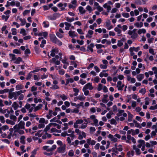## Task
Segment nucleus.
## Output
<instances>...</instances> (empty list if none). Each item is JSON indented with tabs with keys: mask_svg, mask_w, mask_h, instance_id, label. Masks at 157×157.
I'll return each instance as SVG.
<instances>
[{
	"mask_svg": "<svg viewBox=\"0 0 157 157\" xmlns=\"http://www.w3.org/2000/svg\"><path fill=\"white\" fill-rule=\"evenodd\" d=\"M23 92L22 90L12 93L9 92V98L10 99H12L13 98L14 99L16 100L17 98V96L20 95L21 93H23Z\"/></svg>",
	"mask_w": 157,
	"mask_h": 157,
	"instance_id": "obj_1",
	"label": "nucleus"
},
{
	"mask_svg": "<svg viewBox=\"0 0 157 157\" xmlns=\"http://www.w3.org/2000/svg\"><path fill=\"white\" fill-rule=\"evenodd\" d=\"M25 122L21 121L19 124L15 125L13 127V128L16 131H17L21 129H25Z\"/></svg>",
	"mask_w": 157,
	"mask_h": 157,
	"instance_id": "obj_2",
	"label": "nucleus"
},
{
	"mask_svg": "<svg viewBox=\"0 0 157 157\" xmlns=\"http://www.w3.org/2000/svg\"><path fill=\"white\" fill-rule=\"evenodd\" d=\"M136 29H134L132 31L129 30L128 34L131 35V38L132 39H135L137 37L138 35L136 33Z\"/></svg>",
	"mask_w": 157,
	"mask_h": 157,
	"instance_id": "obj_3",
	"label": "nucleus"
},
{
	"mask_svg": "<svg viewBox=\"0 0 157 157\" xmlns=\"http://www.w3.org/2000/svg\"><path fill=\"white\" fill-rule=\"evenodd\" d=\"M59 58V56L56 55L55 56V57L53 58L52 59L50 60V62L54 63L56 65H59L60 64V61L59 60H56L58 59Z\"/></svg>",
	"mask_w": 157,
	"mask_h": 157,
	"instance_id": "obj_4",
	"label": "nucleus"
},
{
	"mask_svg": "<svg viewBox=\"0 0 157 157\" xmlns=\"http://www.w3.org/2000/svg\"><path fill=\"white\" fill-rule=\"evenodd\" d=\"M49 146H44L43 148L44 150H46L47 151H52L56 148V145H53L52 147L49 148Z\"/></svg>",
	"mask_w": 157,
	"mask_h": 157,
	"instance_id": "obj_5",
	"label": "nucleus"
},
{
	"mask_svg": "<svg viewBox=\"0 0 157 157\" xmlns=\"http://www.w3.org/2000/svg\"><path fill=\"white\" fill-rule=\"evenodd\" d=\"M67 132L68 133L67 136L71 137V140H73L75 137V135L74 134L75 133L74 131H72L71 129H69L68 130Z\"/></svg>",
	"mask_w": 157,
	"mask_h": 157,
	"instance_id": "obj_6",
	"label": "nucleus"
},
{
	"mask_svg": "<svg viewBox=\"0 0 157 157\" xmlns=\"http://www.w3.org/2000/svg\"><path fill=\"white\" fill-rule=\"evenodd\" d=\"M90 118L93 120L94 124L96 126H98V120L96 119V116L95 115H91L90 117Z\"/></svg>",
	"mask_w": 157,
	"mask_h": 157,
	"instance_id": "obj_7",
	"label": "nucleus"
},
{
	"mask_svg": "<svg viewBox=\"0 0 157 157\" xmlns=\"http://www.w3.org/2000/svg\"><path fill=\"white\" fill-rule=\"evenodd\" d=\"M83 88H85V89H88L91 90L94 89V87L92 86L91 83L88 82L85 85Z\"/></svg>",
	"mask_w": 157,
	"mask_h": 157,
	"instance_id": "obj_8",
	"label": "nucleus"
},
{
	"mask_svg": "<svg viewBox=\"0 0 157 157\" xmlns=\"http://www.w3.org/2000/svg\"><path fill=\"white\" fill-rule=\"evenodd\" d=\"M58 52L59 50L57 48L52 49L51 51V53L50 54V56H51L54 57L55 56L56 54H57L58 53Z\"/></svg>",
	"mask_w": 157,
	"mask_h": 157,
	"instance_id": "obj_9",
	"label": "nucleus"
},
{
	"mask_svg": "<svg viewBox=\"0 0 157 157\" xmlns=\"http://www.w3.org/2000/svg\"><path fill=\"white\" fill-rule=\"evenodd\" d=\"M111 22L109 20H107L105 22V26L108 30H109L113 28V26L110 25Z\"/></svg>",
	"mask_w": 157,
	"mask_h": 157,
	"instance_id": "obj_10",
	"label": "nucleus"
},
{
	"mask_svg": "<svg viewBox=\"0 0 157 157\" xmlns=\"http://www.w3.org/2000/svg\"><path fill=\"white\" fill-rule=\"evenodd\" d=\"M138 142L139 144L137 145V147L139 148H140L141 147L145 145V142L144 140H140Z\"/></svg>",
	"mask_w": 157,
	"mask_h": 157,
	"instance_id": "obj_11",
	"label": "nucleus"
},
{
	"mask_svg": "<svg viewBox=\"0 0 157 157\" xmlns=\"http://www.w3.org/2000/svg\"><path fill=\"white\" fill-rule=\"evenodd\" d=\"M66 147V145H63L62 146L58 148L57 151L59 153L63 152L64 151Z\"/></svg>",
	"mask_w": 157,
	"mask_h": 157,
	"instance_id": "obj_12",
	"label": "nucleus"
},
{
	"mask_svg": "<svg viewBox=\"0 0 157 157\" xmlns=\"http://www.w3.org/2000/svg\"><path fill=\"white\" fill-rule=\"evenodd\" d=\"M51 40L54 43L56 42L57 39L56 36L54 34H50V35Z\"/></svg>",
	"mask_w": 157,
	"mask_h": 157,
	"instance_id": "obj_13",
	"label": "nucleus"
},
{
	"mask_svg": "<svg viewBox=\"0 0 157 157\" xmlns=\"http://www.w3.org/2000/svg\"><path fill=\"white\" fill-rule=\"evenodd\" d=\"M133 149L135 151L136 154L138 155H140V150L138 148H137L136 145H134L133 146Z\"/></svg>",
	"mask_w": 157,
	"mask_h": 157,
	"instance_id": "obj_14",
	"label": "nucleus"
},
{
	"mask_svg": "<svg viewBox=\"0 0 157 157\" xmlns=\"http://www.w3.org/2000/svg\"><path fill=\"white\" fill-rule=\"evenodd\" d=\"M58 14H59L57 13H55L53 14V16H48V17L49 19L51 20H56V17Z\"/></svg>",
	"mask_w": 157,
	"mask_h": 157,
	"instance_id": "obj_15",
	"label": "nucleus"
},
{
	"mask_svg": "<svg viewBox=\"0 0 157 157\" xmlns=\"http://www.w3.org/2000/svg\"><path fill=\"white\" fill-rule=\"evenodd\" d=\"M69 35L71 37L76 36L77 35L75 33V32L74 31H70L68 33Z\"/></svg>",
	"mask_w": 157,
	"mask_h": 157,
	"instance_id": "obj_16",
	"label": "nucleus"
},
{
	"mask_svg": "<svg viewBox=\"0 0 157 157\" xmlns=\"http://www.w3.org/2000/svg\"><path fill=\"white\" fill-rule=\"evenodd\" d=\"M78 10L81 14H83L86 13V10L84 9V8L82 6H79L78 8Z\"/></svg>",
	"mask_w": 157,
	"mask_h": 157,
	"instance_id": "obj_17",
	"label": "nucleus"
},
{
	"mask_svg": "<svg viewBox=\"0 0 157 157\" xmlns=\"http://www.w3.org/2000/svg\"><path fill=\"white\" fill-rule=\"evenodd\" d=\"M144 77V75L143 74H140L137 76V78L139 81H140Z\"/></svg>",
	"mask_w": 157,
	"mask_h": 157,
	"instance_id": "obj_18",
	"label": "nucleus"
},
{
	"mask_svg": "<svg viewBox=\"0 0 157 157\" xmlns=\"http://www.w3.org/2000/svg\"><path fill=\"white\" fill-rule=\"evenodd\" d=\"M25 136H21L20 138V143H21L22 144H25Z\"/></svg>",
	"mask_w": 157,
	"mask_h": 157,
	"instance_id": "obj_19",
	"label": "nucleus"
},
{
	"mask_svg": "<svg viewBox=\"0 0 157 157\" xmlns=\"http://www.w3.org/2000/svg\"><path fill=\"white\" fill-rule=\"evenodd\" d=\"M38 35L39 36H43L45 37L47 36L48 33L46 32L42 33H38Z\"/></svg>",
	"mask_w": 157,
	"mask_h": 157,
	"instance_id": "obj_20",
	"label": "nucleus"
},
{
	"mask_svg": "<svg viewBox=\"0 0 157 157\" xmlns=\"http://www.w3.org/2000/svg\"><path fill=\"white\" fill-rule=\"evenodd\" d=\"M15 60L16 61L14 62V63L17 64H19L20 62L22 61V59L20 57H18Z\"/></svg>",
	"mask_w": 157,
	"mask_h": 157,
	"instance_id": "obj_21",
	"label": "nucleus"
},
{
	"mask_svg": "<svg viewBox=\"0 0 157 157\" xmlns=\"http://www.w3.org/2000/svg\"><path fill=\"white\" fill-rule=\"evenodd\" d=\"M12 106L13 108L14 109L16 110L18 107V105L16 102H13Z\"/></svg>",
	"mask_w": 157,
	"mask_h": 157,
	"instance_id": "obj_22",
	"label": "nucleus"
},
{
	"mask_svg": "<svg viewBox=\"0 0 157 157\" xmlns=\"http://www.w3.org/2000/svg\"><path fill=\"white\" fill-rule=\"evenodd\" d=\"M128 121H132V119L133 117V115L130 112L128 113Z\"/></svg>",
	"mask_w": 157,
	"mask_h": 157,
	"instance_id": "obj_23",
	"label": "nucleus"
},
{
	"mask_svg": "<svg viewBox=\"0 0 157 157\" xmlns=\"http://www.w3.org/2000/svg\"><path fill=\"white\" fill-rule=\"evenodd\" d=\"M146 32V30L144 29H139L138 31V33L139 34H141V33H145Z\"/></svg>",
	"mask_w": 157,
	"mask_h": 157,
	"instance_id": "obj_24",
	"label": "nucleus"
},
{
	"mask_svg": "<svg viewBox=\"0 0 157 157\" xmlns=\"http://www.w3.org/2000/svg\"><path fill=\"white\" fill-rule=\"evenodd\" d=\"M9 91V89H5L3 90H0V94H3L5 93H8Z\"/></svg>",
	"mask_w": 157,
	"mask_h": 157,
	"instance_id": "obj_25",
	"label": "nucleus"
},
{
	"mask_svg": "<svg viewBox=\"0 0 157 157\" xmlns=\"http://www.w3.org/2000/svg\"><path fill=\"white\" fill-rule=\"evenodd\" d=\"M114 30L117 32V34H118V36H120L119 34H121V29H119L118 27H116L114 29Z\"/></svg>",
	"mask_w": 157,
	"mask_h": 157,
	"instance_id": "obj_26",
	"label": "nucleus"
},
{
	"mask_svg": "<svg viewBox=\"0 0 157 157\" xmlns=\"http://www.w3.org/2000/svg\"><path fill=\"white\" fill-rule=\"evenodd\" d=\"M139 92L142 94V95H144L146 92V90L145 88H142L139 90Z\"/></svg>",
	"mask_w": 157,
	"mask_h": 157,
	"instance_id": "obj_27",
	"label": "nucleus"
},
{
	"mask_svg": "<svg viewBox=\"0 0 157 157\" xmlns=\"http://www.w3.org/2000/svg\"><path fill=\"white\" fill-rule=\"evenodd\" d=\"M20 21L21 24V25H25V24L26 23V20L25 19H22V18H20Z\"/></svg>",
	"mask_w": 157,
	"mask_h": 157,
	"instance_id": "obj_28",
	"label": "nucleus"
},
{
	"mask_svg": "<svg viewBox=\"0 0 157 157\" xmlns=\"http://www.w3.org/2000/svg\"><path fill=\"white\" fill-rule=\"evenodd\" d=\"M87 90L85 88H83L82 89V91L84 92V94L86 96L88 95L89 93V91Z\"/></svg>",
	"mask_w": 157,
	"mask_h": 157,
	"instance_id": "obj_29",
	"label": "nucleus"
},
{
	"mask_svg": "<svg viewBox=\"0 0 157 157\" xmlns=\"http://www.w3.org/2000/svg\"><path fill=\"white\" fill-rule=\"evenodd\" d=\"M85 97L83 95H79L78 97V99L80 101H83L85 99Z\"/></svg>",
	"mask_w": 157,
	"mask_h": 157,
	"instance_id": "obj_30",
	"label": "nucleus"
},
{
	"mask_svg": "<svg viewBox=\"0 0 157 157\" xmlns=\"http://www.w3.org/2000/svg\"><path fill=\"white\" fill-rule=\"evenodd\" d=\"M6 122L7 123L10 124L11 125H14L15 124V122L12 121L7 119L6 120Z\"/></svg>",
	"mask_w": 157,
	"mask_h": 157,
	"instance_id": "obj_31",
	"label": "nucleus"
},
{
	"mask_svg": "<svg viewBox=\"0 0 157 157\" xmlns=\"http://www.w3.org/2000/svg\"><path fill=\"white\" fill-rule=\"evenodd\" d=\"M9 55L10 56L12 57V61L15 60L16 59V58L15 57V55L12 54H10Z\"/></svg>",
	"mask_w": 157,
	"mask_h": 157,
	"instance_id": "obj_32",
	"label": "nucleus"
},
{
	"mask_svg": "<svg viewBox=\"0 0 157 157\" xmlns=\"http://www.w3.org/2000/svg\"><path fill=\"white\" fill-rule=\"evenodd\" d=\"M124 111L123 110H118V113L117 114L118 117H120L122 115V114L124 112Z\"/></svg>",
	"mask_w": 157,
	"mask_h": 157,
	"instance_id": "obj_33",
	"label": "nucleus"
},
{
	"mask_svg": "<svg viewBox=\"0 0 157 157\" xmlns=\"http://www.w3.org/2000/svg\"><path fill=\"white\" fill-rule=\"evenodd\" d=\"M60 97L63 101L66 100L67 98V97L64 94L61 95Z\"/></svg>",
	"mask_w": 157,
	"mask_h": 157,
	"instance_id": "obj_34",
	"label": "nucleus"
},
{
	"mask_svg": "<svg viewBox=\"0 0 157 157\" xmlns=\"http://www.w3.org/2000/svg\"><path fill=\"white\" fill-rule=\"evenodd\" d=\"M95 46H96V47L97 49H100L102 47H105V46L104 45L101 44H96Z\"/></svg>",
	"mask_w": 157,
	"mask_h": 157,
	"instance_id": "obj_35",
	"label": "nucleus"
},
{
	"mask_svg": "<svg viewBox=\"0 0 157 157\" xmlns=\"http://www.w3.org/2000/svg\"><path fill=\"white\" fill-rule=\"evenodd\" d=\"M13 52L17 54H20L21 53L20 51L17 49H15L13 50Z\"/></svg>",
	"mask_w": 157,
	"mask_h": 157,
	"instance_id": "obj_36",
	"label": "nucleus"
},
{
	"mask_svg": "<svg viewBox=\"0 0 157 157\" xmlns=\"http://www.w3.org/2000/svg\"><path fill=\"white\" fill-rule=\"evenodd\" d=\"M46 43V41L45 40H43L41 42V44H40V47L41 48H43L44 46V45Z\"/></svg>",
	"mask_w": 157,
	"mask_h": 157,
	"instance_id": "obj_37",
	"label": "nucleus"
},
{
	"mask_svg": "<svg viewBox=\"0 0 157 157\" xmlns=\"http://www.w3.org/2000/svg\"><path fill=\"white\" fill-rule=\"evenodd\" d=\"M54 43L57 44L59 46H61L62 44V42L60 41L58 39L56 40V42H55Z\"/></svg>",
	"mask_w": 157,
	"mask_h": 157,
	"instance_id": "obj_38",
	"label": "nucleus"
},
{
	"mask_svg": "<svg viewBox=\"0 0 157 157\" xmlns=\"http://www.w3.org/2000/svg\"><path fill=\"white\" fill-rule=\"evenodd\" d=\"M10 118L11 119L13 120L14 121H16L17 120V117L14 115H11L10 116Z\"/></svg>",
	"mask_w": 157,
	"mask_h": 157,
	"instance_id": "obj_39",
	"label": "nucleus"
},
{
	"mask_svg": "<svg viewBox=\"0 0 157 157\" xmlns=\"http://www.w3.org/2000/svg\"><path fill=\"white\" fill-rule=\"evenodd\" d=\"M9 17V16H5L4 15H3L2 16V19H5V21H6L8 20V18Z\"/></svg>",
	"mask_w": 157,
	"mask_h": 157,
	"instance_id": "obj_40",
	"label": "nucleus"
},
{
	"mask_svg": "<svg viewBox=\"0 0 157 157\" xmlns=\"http://www.w3.org/2000/svg\"><path fill=\"white\" fill-rule=\"evenodd\" d=\"M16 90H19L22 89V87L21 85L18 84L16 86Z\"/></svg>",
	"mask_w": 157,
	"mask_h": 157,
	"instance_id": "obj_41",
	"label": "nucleus"
},
{
	"mask_svg": "<svg viewBox=\"0 0 157 157\" xmlns=\"http://www.w3.org/2000/svg\"><path fill=\"white\" fill-rule=\"evenodd\" d=\"M74 152L73 150H71L68 153V155L70 156H73L74 155Z\"/></svg>",
	"mask_w": 157,
	"mask_h": 157,
	"instance_id": "obj_42",
	"label": "nucleus"
},
{
	"mask_svg": "<svg viewBox=\"0 0 157 157\" xmlns=\"http://www.w3.org/2000/svg\"><path fill=\"white\" fill-rule=\"evenodd\" d=\"M16 29L15 28H13L11 29L12 34L13 35H15L17 34Z\"/></svg>",
	"mask_w": 157,
	"mask_h": 157,
	"instance_id": "obj_43",
	"label": "nucleus"
},
{
	"mask_svg": "<svg viewBox=\"0 0 157 157\" xmlns=\"http://www.w3.org/2000/svg\"><path fill=\"white\" fill-rule=\"evenodd\" d=\"M103 87L101 83H99L98 85V87L97 88V90L98 91H100L102 89V87Z\"/></svg>",
	"mask_w": 157,
	"mask_h": 157,
	"instance_id": "obj_44",
	"label": "nucleus"
},
{
	"mask_svg": "<svg viewBox=\"0 0 157 157\" xmlns=\"http://www.w3.org/2000/svg\"><path fill=\"white\" fill-rule=\"evenodd\" d=\"M74 18H70L69 17H66V20L67 21L69 22H71L74 20Z\"/></svg>",
	"mask_w": 157,
	"mask_h": 157,
	"instance_id": "obj_45",
	"label": "nucleus"
},
{
	"mask_svg": "<svg viewBox=\"0 0 157 157\" xmlns=\"http://www.w3.org/2000/svg\"><path fill=\"white\" fill-rule=\"evenodd\" d=\"M131 48H132V50L133 51H134L136 52H137L140 49L139 47H138L137 48H135L134 47H131Z\"/></svg>",
	"mask_w": 157,
	"mask_h": 157,
	"instance_id": "obj_46",
	"label": "nucleus"
},
{
	"mask_svg": "<svg viewBox=\"0 0 157 157\" xmlns=\"http://www.w3.org/2000/svg\"><path fill=\"white\" fill-rule=\"evenodd\" d=\"M122 16L128 18L129 16V14L128 13H122Z\"/></svg>",
	"mask_w": 157,
	"mask_h": 157,
	"instance_id": "obj_47",
	"label": "nucleus"
},
{
	"mask_svg": "<svg viewBox=\"0 0 157 157\" xmlns=\"http://www.w3.org/2000/svg\"><path fill=\"white\" fill-rule=\"evenodd\" d=\"M116 120L114 119H112L110 120V124H116Z\"/></svg>",
	"mask_w": 157,
	"mask_h": 157,
	"instance_id": "obj_48",
	"label": "nucleus"
},
{
	"mask_svg": "<svg viewBox=\"0 0 157 157\" xmlns=\"http://www.w3.org/2000/svg\"><path fill=\"white\" fill-rule=\"evenodd\" d=\"M20 33H22L23 35V36H25V35H26V34L25 33V29H21V31L20 32Z\"/></svg>",
	"mask_w": 157,
	"mask_h": 157,
	"instance_id": "obj_49",
	"label": "nucleus"
},
{
	"mask_svg": "<svg viewBox=\"0 0 157 157\" xmlns=\"http://www.w3.org/2000/svg\"><path fill=\"white\" fill-rule=\"evenodd\" d=\"M149 52L150 53L152 54L153 55H155V54L154 53V51L153 49L152 48H150L149 49Z\"/></svg>",
	"mask_w": 157,
	"mask_h": 157,
	"instance_id": "obj_50",
	"label": "nucleus"
},
{
	"mask_svg": "<svg viewBox=\"0 0 157 157\" xmlns=\"http://www.w3.org/2000/svg\"><path fill=\"white\" fill-rule=\"evenodd\" d=\"M0 121L2 123H5L4 118L3 116H0Z\"/></svg>",
	"mask_w": 157,
	"mask_h": 157,
	"instance_id": "obj_51",
	"label": "nucleus"
},
{
	"mask_svg": "<svg viewBox=\"0 0 157 157\" xmlns=\"http://www.w3.org/2000/svg\"><path fill=\"white\" fill-rule=\"evenodd\" d=\"M123 45V43L121 40H119L118 41L117 46L119 47H121Z\"/></svg>",
	"mask_w": 157,
	"mask_h": 157,
	"instance_id": "obj_52",
	"label": "nucleus"
},
{
	"mask_svg": "<svg viewBox=\"0 0 157 157\" xmlns=\"http://www.w3.org/2000/svg\"><path fill=\"white\" fill-rule=\"evenodd\" d=\"M56 35L57 36H58L59 38H62L63 37V35L61 34L59 32H57L56 33Z\"/></svg>",
	"mask_w": 157,
	"mask_h": 157,
	"instance_id": "obj_53",
	"label": "nucleus"
},
{
	"mask_svg": "<svg viewBox=\"0 0 157 157\" xmlns=\"http://www.w3.org/2000/svg\"><path fill=\"white\" fill-rule=\"evenodd\" d=\"M51 88L52 90H55L59 89V87L57 85H54L52 86V87H51Z\"/></svg>",
	"mask_w": 157,
	"mask_h": 157,
	"instance_id": "obj_54",
	"label": "nucleus"
},
{
	"mask_svg": "<svg viewBox=\"0 0 157 157\" xmlns=\"http://www.w3.org/2000/svg\"><path fill=\"white\" fill-rule=\"evenodd\" d=\"M83 122V120H79V119H78V120H76V122L78 124H81Z\"/></svg>",
	"mask_w": 157,
	"mask_h": 157,
	"instance_id": "obj_55",
	"label": "nucleus"
},
{
	"mask_svg": "<svg viewBox=\"0 0 157 157\" xmlns=\"http://www.w3.org/2000/svg\"><path fill=\"white\" fill-rule=\"evenodd\" d=\"M45 122V119L43 118H41L40 119L39 121V122L40 123L44 124Z\"/></svg>",
	"mask_w": 157,
	"mask_h": 157,
	"instance_id": "obj_56",
	"label": "nucleus"
},
{
	"mask_svg": "<svg viewBox=\"0 0 157 157\" xmlns=\"http://www.w3.org/2000/svg\"><path fill=\"white\" fill-rule=\"evenodd\" d=\"M86 9H87V10L89 11L90 13L91 12V11H92V9L91 7L89 5L87 6H86Z\"/></svg>",
	"mask_w": 157,
	"mask_h": 157,
	"instance_id": "obj_57",
	"label": "nucleus"
},
{
	"mask_svg": "<svg viewBox=\"0 0 157 157\" xmlns=\"http://www.w3.org/2000/svg\"><path fill=\"white\" fill-rule=\"evenodd\" d=\"M68 133L67 132H64L61 133V135L62 136L65 137L66 136H67Z\"/></svg>",
	"mask_w": 157,
	"mask_h": 157,
	"instance_id": "obj_58",
	"label": "nucleus"
},
{
	"mask_svg": "<svg viewBox=\"0 0 157 157\" xmlns=\"http://www.w3.org/2000/svg\"><path fill=\"white\" fill-rule=\"evenodd\" d=\"M152 70L154 71V73L157 74V68L156 67H154L152 68Z\"/></svg>",
	"mask_w": 157,
	"mask_h": 157,
	"instance_id": "obj_59",
	"label": "nucleus"
},
{
	"mask_svg": "<svg viewBox=\"0 0 157 157\" xmlns=\"http://www.w3.org/2000/svg\"><path fill=\"white\" fill-rule=\"evenodd\" d=\"M31 72H30L28 75L26 79L27 80L29 79L32 77V74H31Z\"/></svg>",
	"mask_w": 157,
	"mask_h": 157,
	"instance_id": "obj_60",
	"label": "nucleus"
},
{
	"mask_svg": "<svg viewBox=\"0 0 157 157\" xmlns=\"http://www.w3.org/2000/svg\"><path fill=\"white\" fill-rule=\"evenodd\" d=\"M107 65L101 64L100 65V67L101 68L105 69L107 67Z\"/></svg>",
	"mask_w": 157,
	"mask_h": 157,
	"instance_id": "obj_61",
	"label": "nucleus"
},
{
	"mask_svg": "<svg viewBox=\"0 0 157 157\" xmlns=\"http://www.w3.org/2000/svg\"><path fill=\"white\" fill-rule=\"evenodd\" d=\"M71 112L73 113H77L79 112V110L77 109H75L73 110H71Z\"/></svg>",
	"mask_w": 157,
	"mask_h": 157,
	"instance_id": "obj_62",
	"label": "nucleus"
},
{
	"mask_svg": "<svg viewBox=\"0 0 157 157\" xmlns=\"http://www.w3.org/2000/svg\"><path fill=\"white\" fill-rule=\"evenodd\" d=\"M30 105L29 104L27 103L25 106V108L28 110L30 108Z\"/></svg>",
	"mask_w": 157,
	"mask_h": 157,
	"instance_id": "obj_63",
	"label": "nucleus"
},
{
	"mask_svg": "<svg viewBox=\"0 0 157 157\" xmlns=\"http://www.w3.org/2000/svg\"><path fill=\"white\" fill-rule=\"evenodd\" d=\"M97 9L99 12L102 11L103 10V8L100 6L97 7Z\"/></svg>",
	"mask_w": 157,
	"mask_h": 157,
	"instance_id": "obj_64",
	"label": "nucleus"
}]
</instances>
